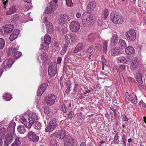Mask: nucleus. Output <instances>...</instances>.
<instances>
[{
	"instance_id": "f257e3e1",
	"label": "nucleus",
	"mask_w": 146,
	"mask_h": 146,
	"mask_svg": "<svg viewBox=\"0 0 146 146\" xmlns=\"http://www.w3.org/2000/svg\"><path fill=\"white\" fill-rule=\"evenodd\" d=\"M38 119V117L36 114L33 113L29 115H25L20 119V121L27 128H30L32 125Z\"/></svg>"
},
{
	"instance_id": "f03ea898",
	"label": "nucleus",
	"mask_w": 146,
	"mask_h": 146,
	"mask_svg": "<svg viewBox=\"0 0 146 146\" xmlns=\"http://www.w3.org/2000/svg\"><path fill=\"white\" fill-rule=\"evenodd\" d=\"M112 21L115 24H121L124 21L123 17L120 15L118 13L113 12L110 15Z\"/></svg>"
},
{
	"instance_id": "7ed1b4c3",
	"label": "nucleus",
	"mask_w": 146,
	"mask_h": 146,
	"mask_svg": "<svg viewBox=\"0 0 146 146\" xmlns=\"http://www.w3.org/2000/svg\"><path fill=\"white\" fill-rule=\"evenodd\" d=\"M126 39L128 41H133L135 40L136 38V34L135 31L130 29L125 33Z\"/></svg>"
},
{
	"instance_id": "20e7f679",
	"label": "nucleus",
	"mask_w": 146,
	"mask_h": 146,
	"mask_svg": "<svg viewBox=\"0 0 146 146\" xmlns=\"http://www.w3.org/2000/svg\"><path fill=\"white\" fill-rule=\"evenodd\" d=\"M57 123L56 119L53 118L52 119L48 125L46 127L45 131L48 132H51L56 127Z\"/></svg>"
},
{
	"instance_id": "39448f33",
	"label": "nucleus",
	"mask_w": 146,
	"mask_h": 146,
	"mask_svg": "<svg viewBox=\"0 0 146 146\" xmlns=\"http://www.w3.org/2000/svg\"><path fill=\"white\" fill-rule=\"evenodd\" d=\"M56 67L57 64L54 62H52L50 64L48 69V74L51 77H53L56 74Z\"/></svg>"
},
{
	"instance_id": "423d86ee",
	"label": "nucleus",
	"mask_w": 146,
	"mask_h": 146,
	"mask_svg": "<svg viewBox=\"0 0 146 146\" xmlns=\"http://www.w3.org/2000/svg\"><path fill=\"white\" fill-rule=\"evenodd\" d=\"M14 28V26L11 24H8L3 27L1 29V32L3 35H7L11 32Z\"/></svg>"
},
{
	"instance_id": "0eeeda50",
	"label": "nucleus",
	"mask_w": 146,
	"mask_h": 146,
	"mask_svg": "<svg viewBox=\"0 0 146 146\" xmlns=\"http://www.w3.org/2000/svg\"><path fill=\"white\" fill-rule=\"evenodd\" d=\"M53 135L55 137H58L59 139H63V140L64 139V138L66 137L67 136L66 131L63 129L56 131Z\"/></svg>"
},
{
	"instance_id": "6e6552de",
	"label": "nucleus",
	"mask_w": 146,
	"mask_h": 146,
	"mask_svg": "<svg viewBox=\"0 0 146 146\" xmlns=\"http://www.w3.org/2000/svg\"><path fill=\"white\" fill-rule=\"evenodd\" d=\"M69 27L70 30L73 32L78 31L80 27L79 23L75 21H72L70 23Z\"/></svg>"
},
{
	"instance_id": "1a4fd4ad",
	"label": "nucleus",
	"mask_w": 146,
	"mask_h": 146,
	"mask_svg": "<svg viewBox=\"0 0 146 146\" xmlns=\"http://www.w3.org/2000/svg\"><path fill=\"white\" fill-rule=\"evenodd\" d=\"M56 97L53 94L49 95L45 98L46 103L49 106H52L53 104L55 101Z\"/></svg>"
},
{
	"instance_id": "9d476101",
	"label": "nucleus",
	"mask_w": 146,
	"mask_h": 146,
	"mask_svg": "<svg viewBox=\"0 0 146 146\" xmlns=\"http://www.w3.org/2000/svg\"><path fill=\"white\" fill-rule=\"evenodd\" d=\"M51 38L48 35H46L44 36V42L42 45V48L44 50L47 49L48 48V45L51 43Z\"/></svg>"
},
{
	"instance_id": "9b49d317",
	"label": "nucleus",
	"mask_w": 146,
	"mask_h": 146,
	"mask_svg": "<svg viewBox=\"0 0 146 146\" xmlns=\"http://www.w3.org/2000/svg\"><path fill=\"white\" fill-rule=\"evenodd\" d=\"M27 136L29 140L33 142H36L39 139V137L36 135L35 133L32 131H30L29 132Z\"/></svg>"
},
{
	"instance_id": "f8f14e48",
	"label": "nucleus",
	"mask_w": 146,
	"mask_h": 146,
	"mask_svg": "<svg viewBox=\"0 0 146 146\" xmlns=\"http://www.w3.org/2000/svg\"><path fill=\"white\" fill-rule=\"evenodd\" d=\"M57 7V4H51L45 9L44 13L48 14H50L54 11Z\"/></svg>"
},
{
	"instance_id": "ddd939ff",
	"label": "nucleus",
	"mask_w": 146,
	"mask_h": 146,
	"mask_svg": "<svg viewBox=\"0 0 146 146\" xmlns=\"http://www.w3.org/2000/svg\"><path fill=\"white\" fill-rule=\"evenodd\" d=\"M48 86L47 83L42 84L40 85L37 90V95L38 96H40L42 95L47 87Z\"/></svg>"
},
{
	"instance_id": "4468645a",
	"label": "nucleus",
	"mask_w": 146,
	"mask_h": 146,
	"mask_svg": "<svg viewBox=\"0 0 146 146\" xmlns=\"http://www.w3.org/2000/svg\"><path fill=\"white\" fill-rule=\"evenodd\" d=\"M44 23L46 24V29L48 33L49 34L51 33L53 31V27L52 24L48 21L46 17L44 18Z\"/></svg>"
},
{
	"instance_id": "2eb2a0df",
	"label": "nucleus",
	"mask_w": 146,
	"mask_h": 146,
	"mask_svg": "<svg viewBox=\"0 0 146 146\" xmlns=\"http://www.w3.org/2000/svg\"><path fill=\"white\" fill-rule=\"evenodd\" d=\"M65 146H72L74 143L72 137L67 135L66 137L63 140Z\"/></svg>"
},
{
	"instance_id": "dca6fc26",
	"label": "nucleus",
	"mask_w": 146,
	"mask_h": 146,
	"mask_svg": "<svg viewBox=\"0 0 146 146\" xmlns=\"http://www.w3.org/2000/svg\"><path fill=\"white\" fill-rule=\"evenodd\" d=\"M14 62L13 59L12 58H10L6 60L3 62V67L4 69H9L12 65Z\"/></svg>"
},
{
	"instance_id": "f3484780",
	"label": "nucleus",
	"mask_w": 146,
	"mask_h": 146,
	"mask_svg": "<svg viewBox=\"0 0 146 146\" xmlns=\"http://www.w3.org/2000/svg\"><path fill=\"white\" fill-rule=\"evenodd\" d=\"M96 6V3L95 1H92L90 2L86 7V11L88 13L91 12L94 10Z\"/></svg>"
},
{
	"instance_id": "a211bd4d",
	"label": "nucleus",
	"mask_w": 146,
	"mask_h": 146,
	"mask_svg": "<svg viewBox=\"0 0 146 146\" xmlns=\"http://www.w3.org/2000/svg\"><path fill=\"white\" fill-rule=\"evenodd\" d=\"M13 136L10 133H8L4 141V146H9L13 141Z\"/></svg>"
},
{
	"instance_id": "6ab92c4d",
	"label": "nucleus",
	"mask_w": 146,
	"mask_h": 146,
	"mask_svg": "<svg viewBox=\"0 0 146 146\" xmlns=\"http://www.w3.org/2000/svg\"><path fill=\"white\" fill-rule=\"evenodd\" d=\"M70 17L69 16L66 14L61 15L58 19L59 22L63 24L66 23L68 21L70 20Z\"/></svg>"
},
{
	"instance_id": "aec40b11",
	"label": "nucleus",
	"mask_w": 146,
	"mask_h": 146,
	"mask_svg": "<svg viewBox=\"0 0 146 146\" xmlns=\"http://www.w3.org/2000/svg\"><path fill=\"white\" fill-rule=\"evenodd\" d=\"M14 142L11 146H19L22 142V139L16 135L13 137Z\"/></svg>"
},
{
	"instance_id": "412c9836",
	"label": "nucleus",
	"mask_w": 146,
	"mask_h": 146,
	"mask_svg": "<svg viewBox=\"0 0 146 146\" xmlns=\"http://www.w3.org/2000/svg\"><path fill=\"white\" fill-rule=\"evenodd\" d=\"M137 58H133L132 60V62L130 65L131 69L133 70H135L138 66V62L137 60Z\"/></svg>"
},
{
	"instance_id": "4be33fe9",
	"label": "nucleus",
	"mask_w": 146,
	"mask_h": 146,
	"mask_svg": "<svg viewBox=\"0 0 146 146\" xmlns=\"http://www.w3.org/2000/svg\"><path fill=\"white\" fill-rule=\"evenodd\" d=\"M19 31L15 30L11 34L9 37L10 41H12L16 38L19 34Z\"/></svg>"
},
{
	"instance_id": "5701e85b",
	"label": "nucleus",
	"mask_w": 146,
	"mask_h": 146,
	"mask_svg": "<svg viewBox=\"0 0 146 146\" xmlns=\"http://www.w3.org/2000/svg\"><path fill=\"white\" fill-rule=\"evenodd\" d=\"M135 77L137 81L139 83L142 84L143 83L142 74L141 72H139L136 73Z\"/></svg>"
},
{
	"instance_id": "b1692460",
	"label": "nucleus",
	"mask_w": 146,
	"mask_h": 146,
	"mask_svg": "<svg viewBox=\"0 0 146 146\" xmlns=\"http://www.w3.org/2000/svg\"><path fill=\"white\" fill-rule=\"evenodd\" d=\"M125 51L126 54L130 55L135 53V50L134 48L131 46H129L125 49Z\"/></svg>"
},
{
	"instance_id": "393cba45",
	"label": "nucleus",
	"mask_w": 146,
	"mask_h": 146,
	"mask_svg": "<svg viewBox=\"0 0 146 146\" xmlns=\"http://www.w3.org/2000/svg\"><path fill=\"white\" fill-rule=\"evenodd\" d=\"M17 10V7L13 5L9 8L8 11L6 12L7 15H10L15 13Z\"/></svg>"
},
{
	"instance_id": "a878e982",
	"label": "nucleus",
	"mask_w": 146,
	"mask_h": 146,
	"mask_svg": "<svg viewBox=\"0 0 146 146\" xmlns=\"http://www.w3.org/2000/svg\"><path fill=\"white\" fill-rule=\"evenodd\" d=\"M118 41V36L117 34H115L113 35L110 40L111 45L113 46L114 44L117 43Z\"/></svg>"
},
{
	"instance_id": "bb28decb",
	"label": "nucleus",
	"mask_w": 146,
	"mask_h": 146,
	"mask_svg": "<svg viewBox=\"0 0 146 146\" xmlns=\"http://www.w3.org/2000/svg\"><path fill=\"white\" fill-rule=\"evenodd\" d=\"M48 55L46 53H43L41 54H40L38 56V59L39 60L40 58L42 62H44L47 60Z\"/></svg>"
},
{
	"instance_id": "cd10ccee",
	"label": "nucleus",
	"mask_w": 146,
	"mask_h": 146,
	"mask_svg": "<svg viewBox=\"0 0 146 146\" xmlns=\"http://www.w3.org/2000/svg\"><path fill=\"white\" fill-rule=\"evenodd\" d=\"M118 44L119 48L121 49L124 48L127 46L126 42L124 40L122 39H120L119 40Z\"/></svg>"
},
{
	"instance_id": "c85d7f7f",
	"label": "nucleus",
	"mask_w": 146,
	"mask_h": 146,
	"mask_svg": "<svg viewBox=\"0 0 146 146\" xmlns=\"http://www.w3.org/2000/svg\"><path fill=\"white\" fill-rule=\"evenodd\" d=\"M120 53L119 49L118 48L112 49L111 51V54L113 56H115L119 54Z\"/></svg>"
},
{
	"instance_id": "c756f323",
	"label": "nucleus",
	"mask_w": 146,
	"mask_h": 146,
	"mask_svg": "<svg viewBox=\"0 0 146 146\" xmlns=\"http://www.w3.org/2000/svg\"><path fill=\"white\" fill-rule=\"evenodd\" d=\"M17 131L18 132L21 134H23L26 131V128L24 125H20L17 127Z\"/></svg>"
},
{
	"instance_id": "7c9ffc66",
	"label": "nucleus",
	"mask_w": 146,
	"mask_h": 146,
	"mask_svg": "<svg viewBox=\"0 0 146 146\" xmlns=\"http://www.w3.org/2000/svg\"><path fill=\"white\" fill-rule=\"evenodd\" d=\"M83 46V44L82 43H79L76 46L75 50L73 51H71L72 53L74 54L80 51L82 48Z\"/></svg>"
},
{
	"instance_id": "2f4dec72",
	"label": "nucleus",
	"mask_w": 146,
	"mask_h": 146,
	"mask_svg": "<svg viewBox=\"0 0 146 146\" xmlns=\"http://www.w3.org/2000/svg\"><path fill=\"white\" fill-rule=\"evenodd\" d=\"M131 102L133 104H136L137 103V99L136 95L134 93L131 96L130 100Z\"/></svg>"
},
{
	"instance_id": "473e14b6",
	"label": "nucleus",
	"mask_w": 146,
	"mask_h": 146,
	"mask_svg": "<svg viewBox=\"0 0 146 146\" xmlns=\"http://www.w3.org/2000/svg\"><path fill=\"white\" fill-rule=\"evenodd\" d=\"M11 18L12 21L15 22L19 20L20 19V16L17 14H15L12 16Z\"/></svg>"
},
{
	"instance_id": "72a5a7b5",
	"label": "nucleus",
	"mask_w": 146,
	"mask_h": 146,
	"mask_svg": "<svg viewBox=\"0 0 146 146\" xmlns=\"http://www.w3.org/2000/svg\"><path fill=\"white\" fill-rule=\"evenodd\" d=\"M71 36L70 34H68L65 35L64 38L66 44H68L70 43L71 41L70 39Z\"/></svg>"
},
{
	"instance_id": "f704fd0d",
	"label": "nucleus",
	"mask_w": 146,
	"mask_h": 146,
	"mask_svg": "<svg viewBox=\"0 0 146 146\" xmlns=\"http://www.w3.org/2000/svg\"><path fill=\"white\" fill-rule=\"evenodd\" d=\"M34 127L36 129H40L41 128V125L40 123L37 121L34 122Z\"/></svg>"
},
{
	"instance_id": "c9c22d12",
	"label": "nucleus",
	"mask_w": 146,
	"mask_h": 146,
	"mask_svg": "<svg viewBox=\"0 0 146 146\" xmlns=\"http://www.w3.org/2000/svg\"><path fill=\"white\" fill-rule=\"evenodd\" d=\"M89 19L88 17L82 16V22L83 24L87 26V21H89Z\"/></svg>"
},
{
	"instance_id": "e433bc0d",
	"label": "nucleus",
	"mask_w": 146,
	"mask_h": 146,
	"mask_svg": "<svg viewBox=\"0 0 146 146\" xmlns=\"http://www.w3.org/2000/svg\"><path fill=\"white\" fill-rule=\"evenodd\" d=\"M15 52V51H14L11 47L8 50L7 53V56H10L12 55H13Z\"/></svg>"
},
{
	"instance_id": "4c0bfd02",
	"label": "nucleus",
	"mask_w": 146,
	"mask_h": 146,
	"mask_svg": "<svg viewBox=\"0 0 146 146\" xmlns=\"http://www.w3.org/2000/svg\"><path fill=\"white\" fill-rule=\"evenodd\" d=\"M21 54H22L21 52L15 51L13 55V57L15 59L18 58L20 57Z\"/></svg>"
},
{
	"instance_id": "58836bf2",
	"label": "nucleus",
	"mask_w": 146,
	"mask_h": 146,
	"mask_svg": "<svg viewBox=\"0 0 146 146\" xmlns=\"http://www.w3.org/2000/svg\"><path fill=\"white\" fill-rule=\"evenodd\" d=\"M5 45L4 40L2 38H0V49L3 48Z\"/></svg>"
},
{
	"instance_id": "ea45409f",
	"label": "nucleus",
	"mask_w": 146,
	"mask_h": 146,
	"mask_svg": "<svg viewBox=\"0 0 146 146\" xmlns=\"http://www.w3.org/2000/svg\"><path fill=\"white\" fill-rule=\"evenodd\" d=\"M118 60L120 63H123L125 64L128 63V61L124 57H121L119 58Z\"/></svg>"
},
{
	"instance_id": "a19ab883",
	"label": "nucleus",
	"mask_w": 146,
	"mask_h": 146,
	"mask_svg": "<svg viewBox=\"0 0 146 146\" xmlns=\"http://www.w3.org/2000/svg\"><path fill=\"white\" fill-rule=\"evenodd\" d=\"M3 97L7 101H9L11 98V96L9 94H6L3 96Z\"/></svg>"
},
{
	"instance_id": "79ce46f5",
	"label": "nucleus",
	"mask_w": 146,
	"mask_h": 146,
	"mask_svg": "<svg viewBox=\"0 0 146 146\" xmlns=\"http://www.w3.org/2000/svg\"><path fill=\"white\" fill-rule=\"evenodd\" d=\"M118 133H117L114 136V142L115 143L118 144L119 143V137L118 136Z\"/></svg>"
},
{
	"instance_id": "37998d69",
	"label": "nucleus",
	"mask_w": 146,
	"mask_h": 146,
	"mask_svg": "<svg viewBox=\"0 0 146 146\" xmlns=\"http://www.w3.org/2000/svg\"><path fill=\"white\" fill-rule=\"evenodd\" d=\"M68 46L67 45H65L63 46L62 50L61 51V54L63 55L64 54L67 50Z\"/></svg>"
},
{
	"instance_id": "c03bdc74",
	"label": "nucleus",
	"mask_w": 146,
	"mask_h": 146,
	"mask_svg": "<svg viewBox=\"0 0 146 146\" xmlns=\"http://www.w3.org/2000/svg\"><path fill=\"white\" fill-rule=\"evenodd\" d=\"M130 96L129 93L126 92L125 94V100L126 101L128 102L130 99Z\"/></svg>"
},
{
	"instance_id": "a18cd8bd",
	"label": "nucleus",
	"mask_w": 146,
	"mask_h": 146,
	"mask_svg": "<svg viewBox=\"0 0 146 146\" xmlns=\"http://www.w3.org/2000/svg\"><path fill=\"white\" fill-rule=\"evenodd\" d=\"M50 146H57V142L56 140L52 139L50 141Z\"/></svg>"
},
{
	"instance_id": "49530a36",
	"label": "nucleus",
	"mask_w": 146,
	"mask_h": 146,
	"mask_svg": "<svg viewBox=\"0 0 146 146\" xmlns=\"http://www.w3.org/2000/svg\"><path fill=\"white\" fill-rule=\"evenodd\" d=\"M104 17H103V19L105 20L108 15V10L106 9L104 10L103 12Z\"/></svg>"
},
{
	"instance_id": "de8ad7c7",
	"label": "nucleus",
	"mask_w": 146,
	"mask_h": 146,
	"mask_svg": "<svg viewBox=\"0 0 146 146\" xmlns=\"http://www.w3.org/2000/svg\"><path fill=\"white\" fill-rule=\"evenodd\" d=\"M71 36V41L72 42L74 41V40H76L77 39V37H76V35L74 34H70Z\"/></svg>"
},
{
	"instance_id": "09e8293b",
	"label": "nucleus",
	"mask_w": 146,
	"mask_h": 146,
	"mask_svg": "<svg viewBox=\"0 0 146 146\" xmlns=\"http://www.w3.org/2000/svg\"><path fill=\"white\" fill-rule=\"evenodd\" d=\"M89 21L92 22V23L95 21V18L94 15H89V17H88Z\"/></svg>"
},
{
	"instance_id": "8fccbe9b",
	"label": "nucleus",
	"mask_w": 146,
	"mask_h": 146,
	"mask_svg": "<svg viewBox=\"0 0 146 146\" xmlns=\"http://www.w3.org/2000/svg\"><path fill=\"white\" fill-rule=\"evenodd\" d=\"M107 42L106 41H104L103 43V51L104 52H105L107 50Z\"/></svg>"
},
{
	"instance_id": "3c124183",
	"label": "nucleus",
	"mask_w": 146,
	"mask_h": 146,
	"mask_svg": "<svg viewBox=\"0 0 146 146\" xmlns=\"http://www.w3.org/2000/svg\"><path fill=\"white\" fill-rule=\"evenodd\" d=\"M127 79L128 81L132 83H135V79L131 77H128L127 78Z\"/></svg>"
},
{
	"instance_id": "603ef678",
	"label": "nucleus",
	"mask_w": 146,
	"mask_h": 146,
	"mask_svg": "<svg viewBox=\"0 0 146 146\" xmlns=\"http://www.w3.org/2000/svg\"><path fill=\"white\" fill-rule=\"evenodd\" d=\"M66 3L67 5L69 7H71L73 5L72 0H66Z\"/></svg>"
},
{
	"instance_id": "864d4df0",
	"label": "nucleus",
	"mask_w": 146,
	"mask_h": 146,
	"mask_svg": "<svg viewBox=\"0 0 146 146\" xmlns=\"http://www.w3.org/2000/svg\"><path fill=\"white\" fill-rule=\"evenodd\" d=\"M44 113L46 114H48L50 112V109L48 107L45 108L44 109Z\"/></svg>"
},
{
	"instance_id": "5fc2aeb1",
	"label": "nucleus",
	"mask_w": 146,
	"mask_h": 146,
	"mask_svg": "<svg viewBox=\"0 0 146 146\" xmlns=\"http://www.w3.org/2000/svg\"><path fill=\"white\" fill-rule=\"evenodd\" d=\"M125 65L124 64H122L119 66V69L121 71H123L125 70Z\"/></svg>"
},
{
	"instance_id": "6e6d98bb",
	"label": "nucleus",
	"mask_w": 146,
	"mask_h": 146,
	"mask_svg": "<svg viewBox=\"0 0 146 146\" xmlns=\"http://www.w3.org/2000/svg\"><path fill=\"white\" fill-rule=\"evenodd\" d=\"M97 24L99 26H100V27L102 26L103 28H105V27H104L105 23L103 21L99 20L98 21Z\"/></svg>"
},
{
	"instance_id": "4d7b16f0",
	"label": "nucleus",
	"mask_w": 146,
	"mask_h": 146,
	"mask_svg": "<svg viewBox=\"0 0 146 146\" xmlns=\"http://www.w3.org/2000/svg\"><path fill=\"white\" fill-rule=\"evenodd\" d=\"M1 133L3 135H5L6 133L7 129L5 128H2L1 129Z\"/></svg>"
},
{
	"instance_id": "13d9d810",
	"label": "nucleus",
	"mask_w": 146,
	"mask_h": 146,
	"mask_svg": "<svg viewBox=\"0 0 146 146\" xmlns=\"http://www.w3.org/2000/svg\"><path fill=\"white\" fill-rule=\"evenodd\" d=\"M11 47L15 51H16L19 48L18 45L17 44H15L13 46H11Z\"/></svg>"
},
{
	"instance_id": "bf43d9fd",
	"label": "nucleus",
	"mask_w": 146,
	"mask_h": 146,
	"mask_svg": "<svg viewBox=\"0 0 146 146\" xmlns=\"http://www.w3.org/2000/svg\"><path fill=\"white\" fill-rule=\"evenodd\" d=\"M74 114L73 111H71L68 114V118L69 119L71 118L73 116Z\"/></svg>"
},
{
	"instance_id": "052dcab7",
	"label": "nucleus",
	"mask_w": 146,
	"mask_h": 146,
	"mask_svg": "<svg viewBox=\"0 0 146 146\" xmlns=\"http://www.w3.org/2000/svg\"><path fill=\"white\" fill-rule=\"evenodd\" d=\"M62 110L63 112L64 113H66L67 111L66 109V106L64 104V105L62 106Z\"/></svg>"
},
{
	"instance_id": "680f3d73",
	"label": "nucleus",
	"mask_w": 146,
	"mask_h": 146,
	"mask_svg": "<svg viewBox=\"0 0 146 146\" xmlns=\"http://www.w3.org/2000/svg\"><path fill=\"white\" fill-rule=\"evenodd\" d=\"M119 77L121 81L123 82H125L123 77L122 74H119Z\"/></svg>"
},
{
	"instance_id": "e2e57ef3",
	"label": "nucleus",
	"mask_w": 146,
	"mask_h": 146,
	"mask_svg": "<svg viewBox=\"0 0 146 146\" xmlns=\"http://www.w3.org/2000/svg\"><path fill=\"white\" fill-rule=\"evenodd\" d=\"M93 24V23L90 21H87V26L89 27H91Z\"/></svg>"
},
{
	"instance_id": "0e129e2a",
	"label": "nucleus",
	"mask_w": 146,
	"mask_h": 146,
	"mask_svg": "<svg viewBox=\"0 0 146 146\" xmlns=\"http://www.w3.org/2000/svg\"><path fill=\"white\" fill-rule=\"evenodd\" d=\"M126 140V137H125V135H122V140L121 141L122 142Z\"/></svg>"
},
{
	"instance_id": "69168bd1",
	"label": "nucleus",
	"mask_w": 146,
	"mask_h": 146,
	"mask_svg": "<svg viewBox=\"0 0 146 146\" xmlns=\"http://www.w3.org/2000/svg\"><path fill=\"white\" fill-rule=\"evenodd\" d=\"M94 50V49L92 47L89 48L87 50V51L88 53H91Z\"/></svg>"
},
{
	"instance_id": "338daca9",
	"label": "nucleus",
	"mask_w": 146,
	"mask_h": 146,
	"mask_svg": "<svg viewBox=\"0 0 146 146\" xmlns=\"http://www.w3.org/2000/svg\"><path fill=\"white\" fill-rule=\"evenodd\" d=\"M62 61V58L61 57H58L57 59V62L58 64H60Z\"/></svg>"
},
{
	"instance_id": "774afa93",
	"label": "nucleus",
	"mask_w": 146,
	"mask_h": 146,
	"mask_svg": "<svg viewBox=\"0 0 146 146\" xmlns=\"http://www.w3.org/2000/svg\"><path fill=\"white\" fill-rule=\"evenodd\" d=\"M106 59L102 57V64H105L106 65Z\"/></svg>"
}]
</instances>
